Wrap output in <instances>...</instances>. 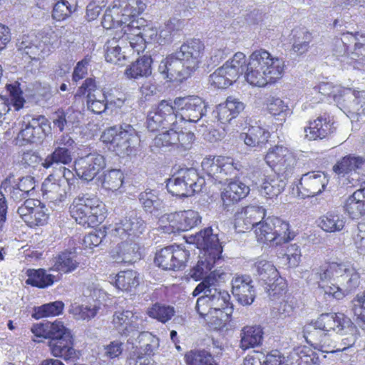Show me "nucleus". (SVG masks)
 I'll list each match as a JSON object with an SVG mask.
<instances>
[{"mask_svg":"<svg viewBox=\"0 0 365 365\" xmlns=\"http://www.w3.org/2000/svg\"><path fill=\"white\" fill-rule=\"evenodd\" d=\"M313 274L319 287L336 299H343L360 284L359 274L347 262H327L314 269Z\"/></svg>","mask_w":365,"mask_h":365,"instance_id":"1","label":"nucleus"},{"mask_svg":"<svg viewBox=\"0 0 365 365\" xmlns=\"http://www.w3.org/2000/svg\"><path fill=\"white\" fill-rule=\"evenodd\" d=\"M203 50L204 44L199 39L187 41L160 61L158 71L164 78L182 81L197 68Z\"/></svg>","mask_w":365,"mask_h":365,"instance_id":"2","label":"nucleus"},{"mask_svg":"<svg viewBox=\"0 0 365 365\" xmlns=\"http://www.w3.org/2000/svg\"><path fill=\"white\" fill-rule=\"evenodd\" d=\"M31 331L36 337L49 339L48 345L51 354L66 361H73L78 358L77 351L73 348L74 340L71 331L61 321L53 322L45 320L34 324Z\"/></svg>","mask_w":365,"mask_h":365,"instance_id":"3","label":"nucleus"},{"mask_svg":"<svg viewBox=\"0 0 365 365\" xmlns=\"http://www.w3.org/2000/svg\"><path fill=\"white\" fill-rule=\"evenodd\" d=\"M284 68L282 59L273 57L264 49L257 50L249 57L245 79L252 86L263 87L279 79Z\"/></svg>","mask_w":365,"mask_h":365,"instance_id":"4","label":"nucleus"},{"mask_svg":"<svg viewBox=\"0 0 365 365\" xmlns=\"http://www.w3.org/2000/svg\"><path fill=\"white\" fill-rule=\"evenodd\" d=\"M349 320L350 318L342 313L322 314L305 327L306 339L319 346L323 352H331L335 345L330 332L338 334L341 328L348 327Z\"/></svg>","mask_w":365,"mask_h":365,"instance_id":"5","label":"nucleus"},{"mask_svg":"<svg viewBox=\"0 0 365 365\" xmlns=\"http://www.w3.org/2000/svg\"><path fill=\"white\" fill-rule=\"evenodd\" d=\"M200 250V260L190 272V275L196 281L203 278L212 270L215 264L221 262L222 247L217 234L213 233L211 227H207L196 233L193 242Z\"/></svg>","mask_w":365,"mask_h":365,"instance_id":"6","label":"nucleus"},{"mask_svg":"<svg viewBox=\"0 0 365 365\" xmlns=\"http://www.w3.org/2000/svg\"><path fill=\"white\" fill-rule=\"evenodd\" d=\"M215 270L211 272L192 292L193 297L203 294L196 302L195 309L197 312L205 314L210 310L211 312L216 310L233 311V306L230 302V295L226 290L220 288L215 277Z\"/></svg>","mask_w":365,"mask_h":365,"instance_id":"7","label":"nucleus"},{"mask_svg":"<svg viewBox=\"0 0 365 365\" xmlns=\"http://www.w3.org/2000/svg\"><path fill=\"white\" fill-rule=\"evenodd\" d=\"M71 217L84 227H96L106 217V205L96 195L81 193L70 205Z\"/></svg>","mask_w":365,"mask_h":365,"instance_id":"8","label":"nucleus"},{"mask_svg":"<svg viewBox=\"0 0 365 365\" xmlns=\"http://www.w3.org/2000/svg\"><path fill=\"white\" fill-rule=\"evenodd\" d=\"M112 9L106 10L101 21L106 29L121 30L132 18L143 12L146 5L143 0H116Z\"/></svg>","mask_w":365,"mask_h":365,"instance_id":"9","label":"nucleus"},{"mask_svg":"<svg viewBox=\"0 0 365 365\" xmlns=\"http://www.w3.org/2000/svg\"><path fill=\"white\" fill-rule=\"evenodd\" d=\"M101 140L106 144H110L117 155L125 157L130 155L133 151V144L137 140V133L133 125L123 123L119 128L110 127L106 129L101 136Z\"/></svg>","mask_w":365,"mask_h":365,"instance_id":"10","label":"nucleus"},{"mask_svg":"<svg viewBox=\"0 0 365 365\" xmlns=\"http://www.w3.org/2000/svg\"><path fill=\"white\" fill-rule=\"evenodd\" d=\"M205 185L203 177L194 168L179 171L169 178L166 183L168 191L179 197H187L202 190Z\"/></svg>","mask_w":365,"mask_h":365,"instance_id":"11","label":"nucleus"},{"mask_svg":"<svg viewBox=\"0 0 365 365\" xmlns=\"http://www.w3.org/2000/svg\"><path fill=\"white\" fill-rule=\"evenodd\" d=\"M50 131V123L45 116L26 115L21 121V130L16 138V143L22 146L26 144L41 143Z\"/></svg>","mask_w":365,"mask_h":365,"instance_id":"12","label":"nucleus"},{"mask_svg":"<svg viewBox=\"0 0 365 365\" xmlns=\"http://www.w3.org/2000/svg\"><path fill=\"white\" fill-rule=\"evenodd\" d=\"M264 160L278 176L284 179L289 178L294 172L297 159L294 154L287 148L282 145H275L269 149Z\"/></svg>","mask_w":365,"mask_h":365,"instance_id":"13","label":"nucleus"},{"mask_svg":"<svg viewBox=\"0 0 365 365\" xmlns=\"http://www.w3.org/2000/svg\"><path fill=\"white\" fill-rule=\"evenodd\" d=\"M252 272L259 282L266 285L264 289L270 297L280 294L284 290L285 284L282 282V279H277L278 272L270 262L257 259L252 267Z\"/></svg>","mask_w":365,"mask_h":365,"instance_id":"14","label":"nucleus"},{"mask_svg":"<svg viewBox=\"0 0 365 365\" xmlns=\"http://www.w3.org/2000/svg\"><path fill=\"white\" fill-rule=\"evenodd\" d=\"M180 120V115L171 102L163 100L158 106L147 115V128L153 132L170 127H175Z\"/></svg>","mask_w":365,"mask_h":365,"instance_id":"15","label":"nucleus"},{"mask_svg":"<svg viewBox=\"0 0 365 365\" xmlns=\"http://www.w3.org/2000/svg\"><path fill=\"white\" fill-rule=\"evenodd\" d=\"M53 38L48 33L39 34L38 36H24L18 39L16 46L22 55H26L32 60L43 58L51 51Z\"/></svg>","mask_w":365,"mask_h":365,"instance_id":"16","label":"nucleus"},{"mask_svg":"<svg viewBox=\"0 0 365 365\" xmlns=\"http://www.w3.org/2000/svg\"><path fill=\"white\" fill-rule=\"evenodd\" d=\"M113 329L120 336L134 338L145 328L143 317L131 310L120 309L113 313Z\"/></svg>","mask_w":365,"mask_h":365,"instance_id":"17","label":"nucleus"},{"mask_svg":"<svg viewBox=\"0 0 365 365\" xmlns=\"http://www.w3.org/2000/svg\"><path fill=\"white\" fill-rule=\"evenodd\" d=\"M190 252L184 246L165 247L155 253V264L165 270H179L186 266Z\"/></svg>","mask_w":365,"mask_h":365,"instance_id":"18","label":"nucleus"},{"mask_svg":"<svg viewBox=\"0 0 365 365\" xmlns=\"http://www.w3.org/2000/svg\"><path fill=\"white\" fill-rule=\"evenodd\" d=\"M145 228L146 224L138 215L137 211L130 210L123 219L115 224L110 234L112 236L122 240L130 238V241H132L134 237L143 234Z\"/></svg>","mask_w":365,"mask_h":365,"instance_id":"19","label":"nucleus"},{"mask_svg":"<svg viewBox=\"0 0 365 365\" xmlns=\"http://www.w3.org/2000/svg\"><path fill=\"white\" fill-rule=\"evenodd\" d=\"M174 104L180 110V121L195 123L207 113V103L197 96L177 98L174 101Z\"/></svg>","mask_w":365,"mask_h":365,"instance_id":"20","label":"nucleus"},{"mask_svg":"<svg viewBox=\"0 0 365 365\" xmlns=\"http://www.w3.org/2000/svg\"><path fill=\"white\" fill-rule=\"evenodd\" d=\"M341 110L351 121L365 120V91L343 88Z\"/></svg>","mask_w":365,"mask_h":365,"instance_id":"21","label":"nucleus"},{"mask_svg":"<svg viewBox=\"0 0 365 365\" xmlns=\"http://www.w3.org/2000/svg\"><path fill=\"white\" fill-rule=\"evenodd\" d=\"M105 157L98 153H91L79 157L74 161V168L77 176L83 180H92L101 170L105 168Z\"/></svg>","mask_w":365,"mask_h":365,"instance_id":"22","label":"nucleus"},{"mask_svg":"<svg viewBox=\"0 0 365 365\" xmlns=\"http://www.w3.org/2000/svg\"><path fill=\"white\" fill-rule=\"evenodd\" d=\"M201 166L209 177L219 182L225 176L235 174L237 169L232 158L223 156L206 158L202 160Z\"/></svg>","mask_w":365,"mask_h":365,"instance_id":"23","label":"nucleus"},{"mask_svg":"<svg viewBox=\"0 0 365 365\" xmlns=\"http://www.w3.org/2000/svg\"><path fill=\"white\" fill-rule=\"evenodd\" d=\"M329 182L327 175L321 171H312L303 174L297 185V189L304 197H310L322 193Z\"/></svg>","mask_w":365,"mask_h":365,"instance_id":"24","label":"nucleus"},{"mask_svg":"<svg viewBox=\"0 0 365 365\" xmlns=\"http://www.w3.org/2000/svg\"><path fill=\"white\" fill-rule=\"evenodd\" d=\"M132 18L128 24L118 31L122 38L127 39V48L130 47L138 53L146 48L144 38L142 37L141 29L145 20L143 18Z\"/></svg>","mask_w":365,"mask_h":365,"instance_id":"25","label":"nucleus"},{"mask_svg":"<svg viewBox=\"0 0 365 365\" xmlns=\"http://www.w3.org/2000/svg\"><path fill=\"white\" fill-rule=\"evenodd\" d=\"M265 217V210L260 206H247L235 216V227L240 232L255 229L258 222Z\"/></svg>","mask_w":365,"mask_h":365,"instance_id":"26","label":"nucleus"},{"mask_svg":"<svg viewBox=\"0 0 365 365\" xmlns=\"http://www.w3.org/2000/svg\"><path fill=\"white\" fill-rule=\"evenodd\" d=\"M253 282L250 276L240 275L232 279V293L242 306L252 304L256 297Z\"/></svg>","mask_w":365,"mask_h":365,"instance_id":"27","label":"nucleus"},{"mask_svg":"<svg viewBox=\"0 0 365 365\" xmlns=\"http://www.w3.org/2000/svg\"><path fill=\"white\" fill-rule=\"evenodd\" d=\"M201 219L200 214L192 210L170 213L166 216L173 232L190 230L200 224Z\"/></svg>","mask_w":365,"mask_h":365,"instance_id":"28","label":"nucleus"},{"mask_svg":"<svg viewBox=\"0 0 365 365\" xmlns=\"http://www.w3.org/2000/svg\"><path fill=\"white\" fill-rule=\"evenodd\" d=\"M105 58L107 62L124 66L127 58L125 49L127 48V39L122 38L118 31H115L114 36L108 39L105 46Z\"/></svg>","mask_w":365,"mask_h":365,"instance_id":"29","label":"nucleus"},{"mask_svg":"<svg viewBox=\"0 0 365 365\" xmlns=\"http://www.w3.org/2000/svg\"><path fill=\"white\" fill-rule=\"evenodd\" d=\"M20 86L21 84L19 81L6 84V89L9 93L10 99L0 95V120L6 119L5 116L10 110L11 106H13L16 110H19L24 107L26 101Z\"/></svg>","mask_w":365,"mask_h":365,"instance_id":"30","label":"nucleus"},{"mask_svg":"<svg viewBox=\"0 0 365 365\" xmlns=\"http://www.w3.org/2000/svg\"><path fill=\"white\" fill-rule=\"evenodd\" d=\"M140 250L138 243L125 240L111 251L110 257L115 263L132 264L140 259Z\"/></svg>","mask_w":365,"mask_h":365,"instance_id":"31","label":"nucleus"},{"mask_svg":"<svg viewBox=\"0 0 365 365\" xmlns=\"http://www.w3.org/2000/svg\"><path fill=\"white\" fill-rule=\"evenodd\" d=\"M364 163L365 160L362 157L348 155L342 158L334 165L333 170L338 175L350 173L349 178H351V180H349V181L354 186L355 184L352 181H361L359 178H356L355 177L359 175L357 170L361 168Z\"/></svg>","mask_w":365,"mask_h":365,"instance_id":"32","label":"nucleus"},{"mask_svg":"<svg viewBox=\"0 0 365 365\" xmlns=\"http://www.w3.org/2000/svg\"><path fill=\"white\" fill-rule=\"evenodd\" d=\"M332 124L329 115L324 113L304 128L305 137L309 140L324 139L333 132Z\"/></svg>","mask_w":365,"mask_h":365,"instance_id":"33","label":"nucleus"},{"mask_svg":"<svg viewBox=\"0 0 365 365\" xmlns=\"http://www.w3.org/2000/svg\"><path fill=\"white\" fill-rule=\"evenodd\" d=\"M245 109V104L238 98L229 96L224 103L218 105L215 113V118L222 124L230 123Z\"/></svg>","mask_w":365,"mask_h":365,"instance_id":"34","label":"nucleus"},{"mask_svg":"<svg viewBox=\"0 0 365 365\" xmlns=\"http://www.w3.org/2000/svg\"><path fill=\"white\" fill-rule=\"evenodd\" d=\"M346 221V217L340 212L331 210L320 216L317 223L325 232L335 233L344 229Z\"/></svg>","mask_w":365,"mask_h":365,"instance_id":"35","label":"nucleus"},{"mask_svg":"<svg viewBox=\"0 0 365 365\" xmlns=\"http://www.w3.org/2000/svg\"><path fill=\"white\" fill-rule=\"evenodd\" d=\"M43 197L51 202L56 204L65 201L66 191L62 187L61 182L54 178L53 175H49L41 186Z\"/></svg>","mask_w":365,"mask_h":365,"instance_id":"36","label":"nucleus"},{"mask_svg":"<svg viewBox=\"0 0 365 365\" xmlns=\"http://www.w3.org/2000/svg\"><path fill=\"white\" fill-rule=\"evenodd\" d=\"M138 201L143 210L155 215L163 208V201L160 197L159 191L147 188L138 195Z\"/></svg>","mask_w":365,"mask_h":365,"instance_id":"37","label":"nucleus"},{"mask_svg":"<svg viewBox=\"0 0 365 365\" xmlns=\"http://www.w3.org/2000/svg\"><path fill=\"white\" fill-rule=\"evenodd\" d=\"M263 330L260 326H245L240 333V346L243 350L259 346L263 339Z\"/></svg>","mask_w":365,"mask_h":365,"instance_id":"38","label":"nucleus"},{"mask_svg":"<svg viewBox=\"0 0 365 365\" xmlns=\"http://www.w3.org/2000/svg\"><path fill=\"white\" fill-rule=\"evenodd\" d=\"M269 136V132L260 125H251L247 133L242 134L247 145L260 148L267 143Z\"/></svg>","mask_w":365,"mask_h":365,"instance_id":"39","label":"nucleus"},{"mask_svg":"<svg viewBox=\"0 0 365 365\" xmlns=\"http://www.w3.org/2000/svg\"><path fill=\"white\" fill-rule=\"evenodd\" d=\"M72 161L71 151L65 147H56L54 150L48 155L43 162L42 166L46 169L53 168L54 170L59 166H64Z\"/></svg>","mask_w":365,"mask_h":365,"instance_id":"40","label":"nucleus"},{"mask_svg":"<svg viewBox=\"0 0 365 365\" xmlns=\"http://www.w3.org/2000/svg\"><path fill=\"white\" fill-rule=\"evenodd\" d=\"M153 60L150 56L139 57L126 68L125 74L129 78L147 77L152 73Z\"/></svg>","mask_w":365,"mask_h":365,"instance_id":"41","label":"nucleus"},{"mask_svg":"<svg viewBox=\"0 0 365 365\" xmlns=\"http://www.w3.org/2000/svg\"><path fill=\"white\" fill-rule=\"evenodd\" d=\"M78 265L76 255L74 252L66 251L53 259L51 270L63 273H68L75 270Z\"/></svg>","mask_w":365,"mask_h":365,"instance_id":"42","label":"nucleus"},{"mask_svg":"<svg viewBox=\"0 0 365 365\" xmlns=\"http://www.w3.org/2000/svg\"><path fill=\"white\" fill-rule=\"evenodd\" d=\"M347 327H343L341 331L337 334L342 336L340 342L334 341V350L331 353L336 351H344L349 347L353 346L358 338V330L356 325L350 319L347 323Z\"/></svg>","mask_w":365,"mask_h":365,"instance_id":"43","label":"nucleus"},{"mask_svg":"<svg viewBox=\"0 0 365 365\" xmlns=\"http://www.w3.org/2000/svg\"><path fill=\"white\" fill-rule=\"evenodd\" d=\"M26 274L28 279L26 283L40 289L51 286L55 281V276L48 273L44 269H30L27 270Z\"/></svg>","mask_w":365,"mask_h":365,"instance_id":"44","label":"nucleus"},{"mask_svg":"<svg viewBox=\"0 0 365 365\" xmlns=\"http://www.w3.org/2000/svg\"><path fill=\"white\" fill-rule=\"evenodd\" d=\"M292 50L298 53H306L309 44L312 41V33L304 28H297L292 30Z\"/></svg>","mask_w":365,"mask_h":365,"instance_id":"45","label":"nucleus"},{"mask_svg":"<svg viewBox=\"0 0 365 365\" xmlns=\"http://www.w3.org/2000/svg\"><path fill=\"white\" fill-rule=\"evenodd\" d=\"M247 65L245 55L242 52H237L223 66L227 71L228 76L236 81L241 75L245 73Z\"/></svg>","mask_w":365,"mask_h":365,"instance_id":"46","label":"nucleus"},{"mask_svg":"<svg viewBox=\"0 0 365 365\" xmlns=\"http://www.w3.org/2000/svg\"><path fill=\"white\" fill-rule=\"evenodd\" d=\"M186 365H218L213 356L207 350L195 349L185 354Z\"/></svg>","mask_w":365,"mask_h":365,"instance_id":"47","label":"nucleus"},{"mask_svg":"<svg viewBox=\"0 0 365 365\" xmlns=\"http://www.w3.org/2000/svg\"><path fill=\"white\" fill-rule=\"evenodd\" d=\"M200 316L203 318L210 329L214 330H220L223 328L232 312H227L226 310H216L213 312H207L202 313L197 312Z\"/></svg>","mask_w":365,"mask_h":365,"instance_id":"48","label":"nucleus"},{"mask_svg":"<svg viewBox=\"0 0 365 365\" xmlns=\"http://www.w3.org/2000/svg\"><path fill=\"white\" fill-rule=\"evenodd\" d=\"M286 181L279 176L265 180L261 185L260 193L267 198H272L279 195L286 186Z\"/></svg>","mask_w":365,"mask_h":365,"instance_id":"49","label":"nucleus"},{"mask_svg":"<svg viewBox=\"0 0 365 365\" xmlns=\"http://www.w3.org/2000/svg\"><path fill=\"white\" fill-rule=\"evenodd\" d=\"M274 227H273V236H274V244L276 245L287 242L294 237V233L289 230V225L287 222L279 217H275L273 219Z\"/></svg>","mask_w":365,"mask_h":365,"instance_id":"50","label":"nucleus"},{"mask_svg":"<svg viewBox=\"0 0 365 365\" xmlns=\"http://www.w3.org/2000/svg\"><path fill=\"white\" fill-rule=\"evenodd\" d=\"M115 283L118 289L130 292L139 285L138 274L133 270L120 272L115 277Z\"/></svg>","mask_w":365,"mask_h":365,"instance_id":"51","label":"nucleus"},{"mask_svg":"<svg viewBox=\"0 0 365 365\" xmlns=\"http://www.w3.org/2000/svg\"><path fill=\"white\" fill-rule=\"evenodd\" d=\"M273 219H275L274 216L264 217L255 227V232L259 242L263 243L268 242H274V236L272 237V235L273 227H274L275 224Z\"/></svg>","mask_w":365,"mask_h":365,"instance_id":"52","label":"nucleus"},{"mask_svg":"<svg viewBox=\"0 0 365 365\" xmlns=\"http://www.w3.org/2000/svg\"><path fill=\"white\" fill-rule=\"evenodd\" d=\"M136 341L140 348L144 351L145 356L153 355L159 347V339L149 331L141 330L138 334Z\"/></svg>","mask_w":365,"mask_h":365,"instance_id":"53","label":"nucleus"},{"mask_svg":"<svg viewBox=\"0 0 365 365\" xmlns=\"http://www.w3.org/2000/svg\"><path fill=\"white\" fill-rule=\"evenodd\" d=\"M343 207L344 212L353 220H358L365 215V204L354 193L348 197Z\"/></svg>","mask_w":365,"mask_h":365,"instance_id":"54","label":"nucleus"},{"mask_svg":"<svg viewBox=\"0 0 365 365\" xmlns=\"http://www.w3.org/2000/svg\"><path fill=\"white\" fill-rule=\"evenodd\" d=\"M175 314V311L173 307L160 303L153 304L147 310V314L150 317L163 324L170 320Z\"/></svg>","mask_w":365,"mask_h":365,"instance_id":"55","label":"nucleus"},{"mask_svg":"<svg viewBox=\"0 0 365 365\" xmlns=\"http://www.w3.org/2000/svg\"><path fill=\"white\" fill-rule=\"evenodd\" d=\"M169 130L163 132L153 140V145L157 148H163L168 146H175L179 145V131L176 130L177 127H170Z\"/></svg>","mask_w":365,"mask_h":365,"instance_id":"56","label":"nucleus"},{"mask_svg":"<svg viewBox=\"0 0 365 365\" xmlns=\"http://www.w3.org/2000/svg\"><path fill=\"white\" fill-rule=\"evenodd\" d=\"M63 308L64 304L63 302L55 301L36 307L32 316L35 319L54 317L61 314Z\"/></svg>","mask_w":365,"mask_h":365,"instance_id":"57","label":"nucleus"},{"mask_svg":"<svg viewBox=\"0 0 365 365\" xmlns=\"http://www.w3.org/2000/svg\"><path fill=\"white\" fill-rule=\"evenodd\" d=\"M124 175L120 169H111L103 175L102 186L106 190H118L123 185Z\"/></svg>","mask_w":365,"mask_h":365,"instance_id":"58","label":"nucleus"},{"mask_svg":"<svg viewBox=\"0 0 365 365\" xmlns=\"http://www.w3.org/2000/svg\"><path fill=\"white\" fill-rule=\"evenodd\" d=\"M77 0H61L53 6L52 16L56 21H63L76 11Z\"/></svg>","mask_w":365,"mask_h":365,"instance_id":"59","label":"nucleus"},{"mask_svg":"<svg viewBox=\"0 0 365 365\" xmlns=\"http://www.w3.org/2000/svg\"><path fill=\"white\" fill-rule=\"evenodd\" d=\"M352 312L356 323L365 330V290L352 299Z\"/></svg>","mask_w":365,"mask_h":365,"instance_id":"60","label":"nucleus"},{"mask_svg":"<svg viewBox=\"0 0 365 365\" xmlns=\"http://www.w3.org/2000/svg\"><path fill=\"white\" fill-rule=\"evenodd\" d=\"M209 82L215 88L223 89L232 85L235 80L228 76L227 71L222 66L209 76Z\"/></svg>","mask_w":365,"mask_h":365,"instance_id":"61","label":"nucleus"},{"mask_svg":"<svg viewBox=\"0 0 365 365\" xmlns=\"http://www.w3.org/2000/svg\"><path fill=\"white\" fill-rule=\"evenodd\" d=\"M264 358L262 363L259 358L247 356L244 360V365H287L284 363V358L282 357L277 351L268 354Z\"/></svg>","mask_w":365,"mask_h":365,"instance_id":"62","label":"nucleus"},{"mask_svg":"<svg viewBox=\"0 0 365 365\" xmlns=\"http://www.w3.org/2000/svg\"><path fill=\"white\" fill-rule=\"evenodd\" d=\"M48 211L46 205L38 200V205L36 203L33 208L32 215H31L28 225L32 227L46 224L49 215Z\"/></svg>","mask_w":365,"mask_h":365,"instance_id":"63","label":"nucleus"},{"mask_svg":"<svg viewBox=\"0 0 365 365\" xmlns=\"http://www.w3.org/2000/svg\"><path fill=\"white\" fill-rule=\"evenodd\" d=\"M83 296L87 298L88 302L93 301V304H100V307L107 297L104 290L101 289L98 285L93 283L88 284L83 291Z\"/></svg>","mask_w":365,"mask_h":365,"instance_id":"64","label":"nucleus"}]
</instances>
